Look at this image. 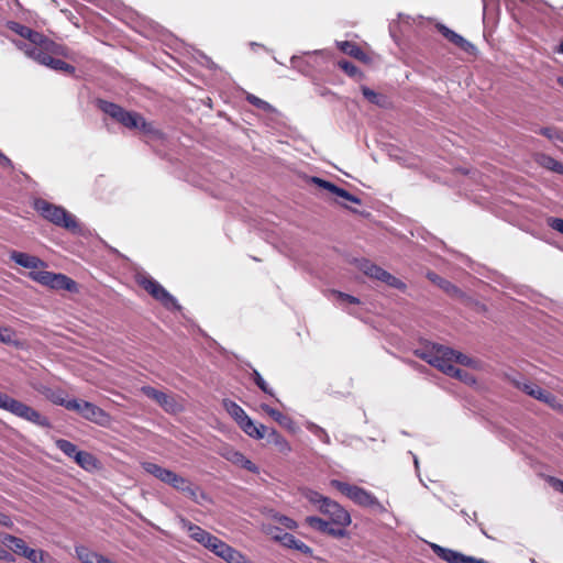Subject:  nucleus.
Returning <instances> with one entry per match:
<instances>
[{"label": "nucleus", "mask_w": 563, "mask_h": 563, "mask_svg": "<svg viewBox=\"0 0 563 563\" xmlns=\"http://www.w3.org/2000/svg\"><path fill=\"white\" fill-rule=\"evenodd\" d=\"M82 418L101 427H106L110 422V415L90 401L86 404Z\"/></svg>", "instance_id": "nucleus-20"}, {"label": "nucleus", "mask_w": 563, "mask_h": 563, "mask_svg": "<svg viewBox=\"0 0 563 563\" xmlns=\"http://www.w3.org/2000/svg\"><path fill=\"white\" fill-rule=\"evenodd\" d=\"M0 523L3 526L11 525L10 518L5 515H0Z\"/></svg>", "instance_id": "nucleus-60"}, {"label": "nucleus", "mask_w": 563, "mask_h": 563, "mask_svg": "<svg viewBox=\"0 0 563 563\" xmlns=\"http://www.w3.org/2000/svg\"><path fill=\"white\" fill-rule=\"evenodd\" d=\"M87 402L88 401L81 399H68L65 404V408L70 411H75L82 418Z\"/></svg>", "instance_id": "nucleus-42"}, {"label": "nucleus", "mask_w": 563, "mask_h": 563, "mask_svg": "<svg viewBox=\"0 0 563 563\" xmlns=\"http://www.w3.org/2000/svg\"><path fill=\"white\" fill-rule=\"evenodd\" d=\"M220 455L234 465H239L240 462L242 461V457L244 456L242 452L236 451L231 446L222 448L220 451Z\"/></svg>", "instance_id": "nucleus-35"}, {"label": "nucleus", "mask_w": 563, "mask_h": 563, "mask_svg": "<svg viewBox=\"0 0 563 563\" xmlns=\"http://www.w3.org/2000/svg\"><path fill=\"white\" fill-rule=\"evenodd\" d=\"M331 486L336 488L339 492L362 507L371 508L378 514L386 512L384 505H382L372 493L362 487L351 485L338 479L331 481Z\"/></svg>", "instance_id": "nucleus-5"}, {"label": "nucleus", "mask_w": 563, "mask_h": 563, "mask_svg": "<svg viewBox=\"0 0 563 563\" xmlns=\"http://www.w3.org/2000/svg\"><path fill=\"white\" fill-rule=\"evenodd\" d=\"M41 393L55 405L65 407L68 399L65 397V393L60 389L43 388Z\"/></svg>", "instance_id": "nucleus-31"}, {"label": "nucleus", "mask_w": 563, "mask_h": 563, "mask_svg": "<svg viewBox=\"0 0 563 563\" xmlns=\"http://www.w3.org/2000/svg\"><path fill=\"white\" fill-rule=\"evenodd\" d=\"M439 285L450 295H457L461 292V290L455 285L448 280H441Z\"/></svg>", "instance_id": "nucleus-51"}, {"label": "nucleus", "mask_w": 563, "mask_h": 563, "mask_svg": "<svg viewBox=\"0 0 563 563\" xmlns=\"http://www.w3.org/2000/svg\"><path fill=\"white\" fill-rule=\"evenodd\" d=\"M76 553L82 563H95L100 558V554L91 552L85 547H77Z\"/></svg>", "instance_id": "nucleus-36"}, {"label": "nucleus", "mask_w": 563, "mask_h": 563, "mask_svg": "<svg viewBox=\"0 0 563 563\" xmlns=\"http://www.w3.org/2000/svg\"><path fill=\"white\" fill-rule=\"evenodd\" d=\"M308 430L310 432H312L323 443H325V444H330L331 443L330 437H329V434L327 433V431L323 428H321V427H319V426H317L314 423H309L308 424Z\"/></svg>", "instance_id": "nucleus-45"}, {"label": "nucleus", "mask_w": 563, "mask_h": 563, "mask_svg": "<svg viewBox=\"0 0 563 563\" xmlns=\"http://www.w3.org/2000/svg\"><path fill=\"white\" fill-rule=\"evenodd\" d=\"M30 277L52 289L67 290L75 292L78 290L77 283L64 274H56L47 271L30 272Z\"/></svg>", "instance_id": "nucleus-10"}, {"label": "nucleus", "mask_w": 563, "mask_h": 563, "mask_svg": "<svg viewBox=\"0 0 563 563\" xmlns=\"http://www.w3.org/2000/svg\"><path fill=\"white\" fill-rule=\"evenodd\" d=\"M558 52L563 54V40L559 44Z\"/></svg>", "instance_id": "nucleus-62"}, {"label": "nucleus", "mask_w": 563, "mask_h": 563, "mask_svg": "<svg viewBox=\"0 0 563 563\" xmlns=\"http://www.w3.org/2000/svg\"><path fill=\"white\" fill-rule=\"evenodd\" d=\"M320 511L328 516L335 526L347 527L351 525V516L347 510L332 499L323 504Z\"/></svg>", "instance_id": "nucleus-14"}, {"label": "nucleus", "mask_w": 563, "mask_h": 563, "mask_svg": "<svg viewBox=\"0 0 563 563\" xmlns=\"http://www.w3.org/2000/svg\"><path fill=\"white\" fill-rule=\"evenodd\" d=\"M363 96L373 104L383 107L385 104V97L375 92L368 87H362Z\"/></svg>", "instance_id": "nucleus-38"}, {"label": "nucleus", "mask_w": 563, "mask_h": 563, "mask_svg": "<svg viewBox=\"0 0 563 563\" xmlns=\"http://www.w3.org/2000/svg\"><path fill=\"white\" fill-rule=\"evenodd\" d=\"M437 29L450 43L454 44L463 52L467 54L475 53V46L453 30L440 23L437 24Z\"/></svg>", "instance_id": "nucleus-17"}, {"label": "nucleus", "mask_w": 563, "mask_h": 563, "mask_svg": "<svg viewBox=\"0 0 563 563\" xmlns=\"http://www.w3.org/2000/svg\"><path fill=\"white\" fill-rule=\"evenodd\" d=\"M8 398H9L8 395L0 393V408L4 409Z\"/></svg>", "instance_id": "nucleus-59"}, {"label": "nucleus", "mask_w": 563, "mask_h": 563, "mask_svg": "<svg viewBox=\"0 0 563 563\" xmlns=\"http://www.w3.org/2000/svg\"><path fill=\"white\" fill-rule=\"evenodd\" d=\"M0 561L14 562V556L0 544Z\"/></svg>", "instance_id": "nucleus-56"}, {"label": "nucleus", "mask_w": 563, "mask_h": 563, "mask_svg": "<svg viewBox=\"0 0 563 563\" xmlns=\"http://www.w3.org/2000/svg\"><path fill=\"white\" fill-rule=\"evenodd\" d=\"M540 401L548 404L549 406L554 408L556 406L558 399L554 395L544 390L543 396H541Z\"/></svg>", "instance_id": "nucleus-54"}, {"label": "nucleus", "mask_w": 563, "mask_h": 563, "mask_svg": "<svg viewBox=\"0 0 563 563\" xmlns=\"http://www.w3.org/2000/svg\"><path fill=\"white\" fill-rule=\"evenodd\" d=\"M141 391L146 397L156 401L166 411H174V409L176 407V401L172 396L165 394L164 391L155 389L152 386H143V387H141Z\"/></svg>", "instance_id": "nucleus-18"}, {"label": "nucleus", "mask_w": 563, "mask_h": 563, "mask_svg": "<svg viewBox=\"0 0 563 563\" xmlns=\"http://www.w3.org/2000/svg\"><path fill=\"white\" fill-rule=\"evenodd\" d=\"M558 82L560 84V86H562V87H563V77H559V78H558Z\"/></svg>", "instance_id": "nucleus-64"}, {"label": "nucleus", "mask_w": 563, "mask_h": 563, "mask_svg": "<svg viewBox=\"0 0 563 563\" xmlns=\"http://www.w3.org/2000/svg\"><path fill=\"white\" fill-rule=\"evenodd\" d=\"M548 224L555 231L563 234V219L561 218H550L548 220Z\"/></svg>", "instance_id": "nucleus-52"}, {"label": "nucleus", "mask_w": 563, "mask_h": 563, "mask_svg": "<svg viewBox=\"0 0 563 563\" xmlns=\"http://www.w3.org/2000/svg\"><path fill=\"white\" fill-rule=\"evenodd\" d=\"M188 482H189V479H187L172 471L170 476H168L166 484L170 485L173 488L180 492L183 489V487H185Z\"/></svg>", "instance_id": "nucleus-43"}, {"label": "nucleus", "mask_w": 563, "mask_h": 563, "mask_svg": "<svg viewBox=\"0 0 563 563\" xmlns=\"http://www.w3.org/2000/svg\"><path fill=\"white\" fill-rule=\"evenodd\" d=\"M275 539L279 541L283 545L295 549L303 554H311L312 549L303 543L302 541L298 540L294 534L288 532H280L275 536Z\"/></svg>", "instance_id": "nucleus-23"}, {"label": "nucleus", "mask_w": 563, "mask_h": 563, "mask_svg": "<svg viewBox=\"0 0 563 563\" xmlns=\"http://www.w3.org/2000/svg\"><path fill=\"white\" fill-rule=\"evenodd\" d=\"M539 133L550 140L563 141V133L555 128H542Z\"/></svg>", "instance_id": "nucleus-47"}, {"label": "nucleus", "mask_w": 563, "mask_h": 563, "mask_svg": "<svg viewBox=\"0 0 563 563\" xmlns=\"http://www.w3.org/2000/svg\"><path fill=\"white\" fill-rule=\"evenodd\" d=\"M179 525L181 529L186 530L189 534V537L211 551L213 554L217 555L219 552L220 547L222 545L223 541L219 539L218 537L211 534L207 530L202 529L201 527L192 523L185 517H179Z\"/></svg>", "instance_id": "nucleus-9"}, {"label": "nucleus", "mask_w": 563, "mask_h": 563, "mask_svg": "<svg viewBox=\"0 0 563 563\" xmlns=\"http://www.w3.org/2000/svg\"><path fill=\"white\" fill-rule=\"evenodd\" d=\"M222 406L227 412L234 419L239 427L251 438L261 440L263 437L264 424H256L244 411V409L231 399H223Z\"/></svg>", "instance_id": "nucleus-6"}, {"label": "nucleus", "mask_w": 563, "mask_h": 563, "mask_svg": "<svg viewBox=\"0 0 563 563\" xmlns=\"http://www.w3.org/2000/svg\"><path fill=\"white\" fill-rule=\"evenodd\" d=\"M1 543L13 553L26 558L29 561L36 563L42 560V552L31 549L25 541L12 534H3Z\"/></svg>", "instance_id": "nucleus-13"}, {"label": "nucleus", "mask_w": 563, "mask_h": 563, "mask_svg": "<svg viewBox=\"0 0 563 563\" xmlns=\"http://www.w3.org/2000/svg\"><path fill=\"white\" fill-rule=\"evenodd\" d=\"M380 282H383L386 285H388V286H390L393 288H396L398 290H402L404 291L407 288L406 284L402 280H400L399 278L395 277L394 275H391L387 271L383 275V279Z\"/></svg>", "instance_id": "nucleus-41"}, {"label": "nucleus", "mask_w": 563, "mask_h": 563, "mask_svg": "<svg viewBox=\"0 0 563 563\" xmlns=\"http://www.w3.org/2000/svg\"><path fill=\"white\" fill-rule=\"evenodd\" d=\"M2 161H9V159H8V158L5 157V155L0 151V163H1Z\"/></svg>", "instance_id": "nucleus-63"}, {"label": "nucleus", "mask_w": 563, "mask_h": 563, "mask_svg": "<svg viewBox=\"0 0 563 563\" xmlns=\"http://www.w3.org/2000/svg\"><path fill=\"white\" fill-rule=\"evenodd\" d=\"M136 280L139 286L146 290L154 299L158 300L165 308L180 309L177 300L151 276H140Z\"/></svg>", "instance_id": "nucleus-12"}, {"label": "nucleus", "mask_w": 563, "mask_h": 563, "mask_svg": "<svg viewBox=\"0 0 563 563\" xmlns=\"http://www.w3.org/2000/svg\"><path fill=\"white\" fill-rule=\"evenodd\" d=\"M283 522L288 529H292L296 526L295 521L287 517L284 518Z\"/></svg>", "instance_id": "nucleus-58"}, {"label": "nucleus", "mask_w": 563, "mask_h": 563, "mask_svg": "<svg viewBox=\"0 0 563 563\" xmlns=\"http://www.w3.org/2000/svg\"><path fill=\"white\" fill-rule=\"evenodd\" d=\"M254 382L258 386L261 390H263L265 394H268L269 396H274L273 390L268 387L267 383L264 380V378L261 376V374L254 369Z\"/></svg>", "instance_id": "nucleus-48"}, {"label": "nucleus", "mask_w": 563, "mask_h": 563, "mask_svg": "<svg viewBox=\"0 0 563 563\" xmlns=\"http://www.w3.org/2000/svg\"><path fill=\"white\" fill-rule=\"evenodd\" d=\"M262 410L265 411L271 417V411H276V409L269 407L268 405L263 404L261 406Z\"/></svg>", "instance_id": "nucleus-61"}, {"label": "nucleus", "mask_w": 563, "mask_h": 563, "mask_svg": "<svg viewBox=\"0 0 563 563\" xmlns=\"http://www.w3.org/2000/svg\"><path fill=\"white\" fill-rule=\"evenodd\" d=\"M431 548L439 558L446 561L448 563H488L483 559L467 556L461 552H457L452 549H446L438 544H432Z\"/></svg>", "instance_id": "nucleus-15"}, {"label": "nucleus", "mask_w": 563, "mask_h": 563, "mask_svg": "<svg viewBox=\"0 0 563 563\" xmlns=\"http://www.w3.org/2000/svg\"><path fill=\"white\" fill-rule=\"evenodd\" d=\"M413 352H437V353H440V352H456V351L451 349V347H449V346L437 344V343L430 342L428 340H421V347L415 350Z\"/></svg>", "instance_id": "nucleus-34"}, {"label": "nucleus", "mask_w": 563, "mask_h": 563, "mask_svg": "<svg viewBox=\"0 0 563 563\" xmlns=\"http://www.w3.org/2000/svg\"><path fill=\"white\" fill-rule=\"evenodd\" d=\"M313 181L321 188L334 194L335 196L338 197H341L345 200H349L353 203H356V205H360L361 203V199L357 198L356 196L350 194L347 190L341 188V187H338L336 185H334L333 183H330L328 180H324V179H321V178H318V177H313Z\"/></svg>", "instance_id": "nucleus-22"}, {"label": "nucleus", "mask_w": 563, "mask_h": 563, "mask_svg": "<svg viewBox=\"0 0 563 563\" xmlns=\"http://www.w3.org/2000/svg\"><path fill=\"white\" fill-rule=\"evenodd\" d=\"M142 468L153 475L155 478L159 479L161 482L165 483L167 482L168 476H170V470L164 468L161 465L152 462H143Z\"/></svg>", "instance_id": "nucleus-27"}, {"label": "nucleus", "mask_w": 563, "mask_h": 563, "mask_svg": "<svg viewBox=\"0 0 563 563\" xmlns=\"http://www.w3.org/2000/svg\"><path fill=\"white\" fill-rule=\"evenodd\" d=\"M75 462L86 471H92L98 466V460L87 451L77 453Z\"/></svg>", "instance_id": "nucleus-29"}, {"label": "nucleus", "mask_w": 563, "mask_h": 563, "mask_svg": "<svg viewBox=\"0 0 563 563\" xmlns=\"http://www.w3.org/2000/svg\"><path fill=\"white\" fill-rule=\"evenodd\" d=\"M516 386L519 389L523 390L530 397L536 398L538 400L541 399V396H543V393H544V389H542L540 386L532 384V383L516 382Z\"/></svg>", "instance_id": "nucleus-33"}, {"label": "nucleus", "mask_w": 563, "mask_h": 563, "mask_svg": "<svg viewBox=\"0 0 563 563\" xmlns=\"http://www.w3.org/2000/svg\"><path fill=\"white\" fill-rule=\"evenodd\" d=\"M96 104L98 109L128 129H139L145 134H157L154 125L137 112L128 111L121 106L104 99H97Z\"/></svg>", "instance_id": "nucleus-1"}, {"label": "nucleus", "mask_w": 563, "mask_h": 563, "mask_svg": "<svg viewBox=\"0 0 563 563\" xmlns=\"http://www.w3.org/2000/svg\"><path fill=\"white\" fill-rule=\"evenodd\" d=\"M4 410H8L16 417L30 421L38 427L51 428V421L47 417L43 416L34 408L11 397L8 398Z\"/></svg>", "instance_id": "nucleus-11"}, {"label": "nucleus", "mask_w": 563, "mask_h": 563, "mask_svg": "<svg viewBox=\"0 0 563 563\" xmlns=\"http://www.w3.org/2000/svg\"><path fill=\"white\" fill-rule=\"evenodd\" d=\"M335 294L338 295V297L344 301H347L349 303H353V305H356L360 302V300L352 296V295H349V294H344V292H341V291H335Z\"/></svg>", "instance_id": "nucleus-55"}, {"label": "nucleus", "mask_w": 563, "mask_h": 563, "mask_svg": "<svg viewBox=\"0 0 563 563\" xmlns=\"http://www.w3.org/2000/svg\"><path fill=\"white\" fill-rule=\"evenodd\" d=\"M262 439H266L267 443L274 444L280 453L287 454L291 451L289 442L275 429H268L264 426Z\"/></svg>", "instance_id": "nucleus-21"}, {"label": "nucleus", "mask_w": 563, "mask_h": 563, "mask_svg": "<svg viewBox=\"0 0 563 563\" xmlns=\"http://www.w3.org/2000/svg\"><path fill=\"white\" fill-rule=\"evenodd\" d=\"M8 26L12 32L27 40V42H15L16 47L21 49L26 56L29 49H36L41 48L42 46L48 49L47 45L52 46L49 38L46 35L34 31L26 25L20 24L18 22H9Z\"/></svg>", "instance_id": "nucleus-7"}, {"label": "nucleus", "mask_w": 563, "mask_h": 563, "mask_svg": "<svg viewBox=\"0 0 563 563\" xmlns=\"http://www.w3.org/2000/svg\"><path fill=\"white\" fill-rule=\"evenodd\" d=\"M424 362L437 367L444 374L462 378L463 371L456 365L476 367L477 361L470 354H418Z\"/></svg>", "instance_id": "nucleus-2"}, {"label": "nucleus", "mask_w": 563, "mask_h": 563, "mask_svg": "<svg viewBox=\"0 0 563 563\" xmlns=\"http://www.w3.org/2000/svg\"><path fill=\"white\" fill-rule=\"evenodd\" d=\"M55 445L58 450H60L66 456L76 460V454L79 453L81 450H78V448L70 441L65 439H56Z\"/></svg>", "instance_id": "nucleus-32"}, {"label": "nucleus", "mask_w": 563, "mask_h": 563, "mask_svg": "<svg viewBox=\"0 0 563 563\" xmlns=\"http://www.w3.org/2000/svg\"><path fill=\"white\" fill-rule=\"evenodd\" d=\"M242 468H245L249 472L251 473H254V474H258L260 473V468L257 465H255L251 460H249L245 455L242 457V461L240 462V464L238 465Z\"/></svg>", "instance_id": "nucleus-49"}, {"label": "nucleus", "mask_w": 563, "mask_h": 563, "mask_svg": "<svg viewBox=\"0 0 563 563\" xmlns=\"http://www.w3.org/2000/svg\"><path fill=\"white\" fill-rule=\"evenodd\" d=\"M0 342L18 346L15 331L8 327H0Z\"/></svg>", "instance_id": "nucleus-39"}, {"label": "nucleus", "mask_w": 563, "mask_h": 563, "mask_svg": "<svg viewBox=\"0 0 563 563\" xmlns=\"http://www.w3.org/2000/svg\"><path fill=\"white\" fill-rule=\"evenodd\" d=\"M185 493L190 499L197 501L198 497V487L192 485V483L189 481L185 487L180 490Z\"/></svg>", "instance_id": "nucleus-50"}, {"label": "nucleus", "mask_w": 563, "mask_h": 563, "mask_svg": "<svg viewBox=\"0 0 563 563\" xmlns=\"http://www.w3.org/2000/svg\"><path fill=\"white\" fill-rule=\"evenodd\" d=\"M217 556L221 558L228 563H247L246 558L240 551L235 550L224 541L220 547Z\"/></svg>", "instance_id": "nucleus-26"}, {"label": "nucleus", "mask_w": 563, "mask_h": 563, "mask_svg": "<svg viewBox=\"0 0 563 563\" xmlns=\"http://www.w3.org/2000/svg\"><path fill=\"white\" fill-rule=\"evenodd\" d=\"M536 162L549 170L563 175V164L549 155L538 154Z\"/></svg>", "instance_id": "nucleus-28"}, {"label": "nucleus", "mask_w": 563, "mask_h": 563, "mask_svg": "<svg viewBox=\"0 0 563 563\" xmlns=\"http://www.w3.org/2000/svg\"><path fill=\"white\" fill-rule=\"evenodd\" d=\"M338 66L340 69H342L349 77H352V78H356V77H360L362 76V73L361 70L358 69V67L356 65H354L353 63L346 60V59H341L338 62Z\"/></svg>", "instance_id": "nucleus-37"}, {"label": "nucleus", "mask_w": 563, "mask_h": 563, "mask_svg": "<svg viewBox=\"0 0 563 563\" xmlns=\"http://www.w3.org/2000/svg\"><path fill=\"white\" fill-rule=\"evenodd\" d=\"M550 484L554 489L563 494V481L554 477H550Z\"/></svg>", "instance_id": "nucleus-57"}, {"label": "nucleus", "mask_w": 563, "mask_h": 563, "mask_svg": "<svg viewBox=\"0 0 563 563\" xmlns=\"http://www.w3.org/2000/svg\"><path fill=\"white\" fill-rule=\"evenodd\" d=\"M360 269L368 277L371 278H374V279H377V280H382L383 279V275L385 274V269L377 266L376 264L367 261V260H364L363 262H361L360 264Z\"/></svg>", "instance_id": "nucleus-30"}, {"label": "nucleus", "mask_w": 563, "mask_h": 563, "mask_svg": "<svg viewBox=\"0 0 563 563\" xmlns=\"http://www.w3.org/2000/svg\"><path fill=\"white\" fill-rule=\"evenodd\" d=\"M8 26L12 32L27 40V42H15L16 47L21 49L26 56L29 49H36L41 48L42 46L48 49L47 45L52 46L49 38L46 35L34 31L26 25L20 24L18 22H9Z\"/></svg>", "instance_id": "nucleus-8"}, {"label": "nucleus", "mask_w": 563, "mask_h": 563, "mask_svg": "<svg viewBox=\"0 0 563 563\" xmlns=\"http://www.w3.org/2000/svg\"><path fill=\"white\" fill-rule=\"evenodd\" d=\"M33 207L41 217L57 227H62L71 232H76L79 229L75 217L60 206H56L45 199L38 198L35 199Z\"/></svg>", "instance_id": "nucleus-3"}, {"label": "nucleus", "mask_w": 563, "mask_h": 563, "mask_svg": "<svg viewBox=\"0 0 563 563\" xmlns=\"http://www.w3.org/2000/svg\"><path fill=\"white\" fill-rule=\"evenodd\" d=\"M10 258L18 265L33 269L32 272H36L37 268H43L46 266L45 262L38 258L37 256L30 255L27 253L12 251L10 253Z\"/></svg>", "instance_id": "nucleus-19"}, {"label": "nucleus", "mask_w": 563, "mask_h": 563, "mask_svg": "<svg viewBox=\"0 0 563 563\" xmlns=\"http://www.w3.org/2000/svg\"><path fill=\"white\" fill-rule=\"evenodd\" d=\"M217 556L221 558L228 563H247L246 558L240 551L235 550L224 541L220 547Z\"/></svg>", "instance_id": "nucleus-25"}, {"label": "nucleus", "mask_w": 563, "mask_h": 563, "mask_svg": "<svg viewBox=\"0 0 563 563\" xmlns=\"http://www.w3.org/2000/svg\"><path fill=\"white\" fill-rule=\"evenodd\" d=\"M245 99H246V101L250 104L254 106L257 109H261L263 111H271L272 110V106L267 101L258 98L255 95L247 93Z\"/></svg>", "instance_id": "nucleus-44"}, {"label": "nucleus", "mask_w": 563, "mask_h": 563, "mask_svg": "<svg viewBox=\"0 0 563 563\" xmlns=\"http://www.w3.org/2000/svg\"><path fill=\"white\" fill-rule=\"evenodd\" d=\"M336 46L342 53H344L360 62H363V63L369 62L368 55L355 42L342 41V42H338Z\"/></svg>", "instance_id": "nucleus-24"}, {"label": "nucleus", "mask_w": 563, "mask_h": 563, "mask_svg": "<svg viewBox=\"0 0 563 563\" xmlns=\"http://www.w3.org/2000/svg\"><path fill=\"white\" fill-rule=\"evenodd\" d=\"M271 417L277 422L279 423L282 427L286 428V429H289V430H292L294 427H295V422L292 421V419L284 413H282L280 411L276 410V411H271Z\"/></svg>", "instance_id": "nucleus-40"}, {"label": "nucleus", "mask_w": 563, "mask_h": 563, "mask_svg": "<svg viewBox=\"0 0 563 563\" xmlns=\"http://www.w3.org/2000/svg\"><path fill=\"white\" fill-rule=\"evenodd\" d=\"M52 46L47 45L46 49L44 46L36 49H29L27 57L37 62L41 65L47 66L53 70L63 71L66 74H74L75 67L55 56L64 55L63 47L49 38Z\"/></svg>", "instance_id": "nucleus-4"}, {"label": "nucleus", "mask_w": 563, "mask_h": 563, "mask_svg": "<svg viewBox=\"0 0 563 563\" xmlns=\"http://www.w3.org/2000/svg\"><path fill=\"white\" fill-rule=\"evenodd\" d=\"M306 523L310 528H312L319 532H322L324 534H329L336 539L344 538L347 536V531L345 529L346 527H341V526L333 527V526H331V523L329 521L323 520L319 517H314V516L307 517Z\"/></svg>", "instance_id": "nucleus-16"}, {"label": "nucleus", "mask_w": 563, "mask_h": 563, "mask_svg": "<svg viewBox=\"0 0 563 563\" xmlns=\"http://www.w3.org/2000/svg\"><path fill=\"white\" fill-rule=\"evenodd\" d=\"M540 401L548 404L549 406L554 408L556 406L558 399L554 395L544 390L543 396H541Z\"/></svg>", "instance_id": "nucleus-53"}, {"label": "nucleus", "mask_w": 563, "mask_h": 563, "mask_svg": "<svg viewBox=\"0 0 563 563\" xmlns=\"http://www.w3.org/2000/svg\"><path fill=\"white\" fill-rule=\"evenodd\" d=\"M305 497H306V498H307L311 504H313V505H318V506H319V508L330 499V498H328V497L322 496V495H321V494H319L318 492H316V490H311V489H309V490H307V492L305 493Z\"/></svg>", "instance_id": "nucleus-46"}]
</instances>
